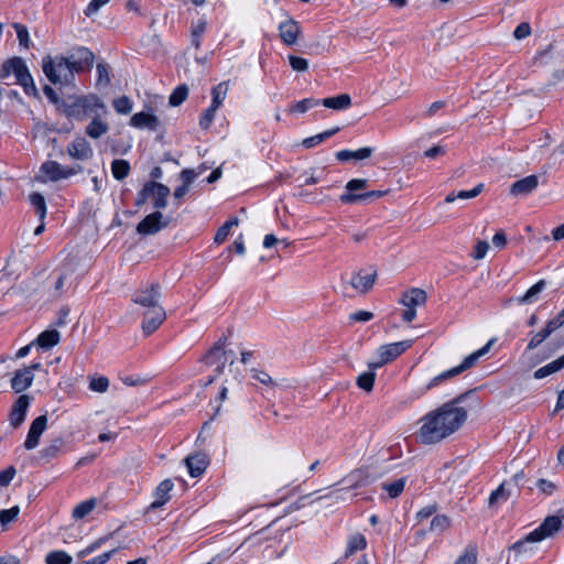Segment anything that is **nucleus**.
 Instances as JSON below:
<instances>
[{"label": "nucleus", "mask_w": 564, "mask_h": 564, "mask_svg": "<svg viewBox=\"0 0 564 564\" xmlns=\"http://www.w3.org/2000/svg\"><path fill=\"white\" fill-rule=\"evenodd\" d=\"M462 397L445 402L420 419L417 438L424 445L437 444L456 433L468 417Z\"/></svg>", "instance_id": "1"}, {"label": "nucleus", "mask_w": 564, "mask_h": 564, "mask_svg": "<svg viewBox=\"0 0 564 564\" xmlns=\"http://www.w3.org/2000/svg\"><path fill=\"white\" fill-rule=\"evenodd\" d=\"M66 112L68 117L79 121L94 118L98 113H109L105 102L96 95L78 97L67 106Z\"/></svg>", "instance_id": "2"}, {"label": "nucleus", "mask_w": 564, "mask_h": 564, "mask_svg": "<svg viewBox=\"0 0 564 564\" xmlns=\"http://www.w3.org/2000/svg\"><path fill=\"white\" fill-rule=\"evenodd\" d=\"M42 68L52 84L68 85L74 79V69L64 56H45L42 61Z\"/></svg>", "instance_id": "3"}, {"label": "nucleus", "mask_w": 564, "mask_h": 564, "mask_svg": "<svg viewBox=\"0 0 564 564\" xmlns=\"http://www.w3.org/2000/svg\"><path fill=\"white\" fill-rule=\"evenodd\" d=\"M495 341H496V339L491 338L484 347H481L480 349H478L475 352L467 356L462 361V364L459 366L454 367L449 370H446V371L440 373L438 376L434 377L426 386V390H431V389L437 387L443 381L451 379V378L462 373L463 371L471 368L478 361L479 358L485 356L490 350V348Z\"/></svg>", "instance_id": "4"}, {"label": "nucleus", "mask_w": 564, "mask_h": 564, "mask_svg": "<svg viewBox=\"0 0 564 564\" xmlns=\"http://www.w3.org/2000/svg\"><path fill=\"white\" fill-rule=\"evenodd\" d=\"M225 341L226 339H219L205 356L207 365L216 366V376H219L224 372V368L227 362H229L230 365L235 362V351L224 350Z\"/></svg>", "instance_id": "5"}, {"label": "nucleus", "mask_w": 564, "mask_h": 564, "mask_svg": "<svg viewBox=\"0 0 564 564\" xmlns=\"http://www.w3.org/2000/svg\"><path fill=\"white\" fill-rule=\"evenodd\" d=\"M412 345V340H402L398 343H392L388 345H383L379 347L378 355L380 359L378 361H371L368 364L370 369H377L381 366L394 360L401 354H403L408 348Z\"/></svg>", "instance_id": "6"}, {"label": "nucleus", "mask_w": 564, "mask_h": 564, "mask_svg": "<svg viewBox=\"0 0 564 564\" xmlns=\"http://www.w3.org/2000/svg\"><path fill=\"white\" fill-rule=\"evenodd\" d=\"M161 285L152 283L137 290L132 295V301L144 308H152L154 305H161Z\"/></svg>", "instance_id": "7"}, {"label": "nucleus", "mask_w": 564, "mask_h": 564, "mask_svg": "<svg viewBox=\"0 0 564 564\" xmlns=\"http://www.w3.org/2000/svg\"><path fill=\"white\" fill-rule=\"evenodd\" d=\"M169 226V219L164 218L160 210L145 216L137 226V232L143 236L155 235Z\"/></svg>", "instance_id": "8"}, {"label": "nucleus", "mask_w": 564, "mask_h": 564, "mask_svg": "<svg viewBox=\"0 0 564 564\" xmlns=\"http://www.w3.org/2000/svg\"><path fill=\"white\" fill-rule=\"evenodd\" d=\"M66 58L75 73L89 70L94 64V54L83 46L74 48Z\"/></svg>", "instance_id": "9"}, {"label": "nucleus", "mask_w": 564, "mask_h": 564, "mask_svg": "<svg viewBox=\"0 0 564 564\" xmlns=\"http://www.w3.org/2000/svg\"><path fill=\"white\" fill-rule=\"evenodd\" d=\"M562 528V519L558 516H549L534 531L529 533V540L542 541L553 536Z\"/></svg>", "instance_id": "10"}, {"label": "nucleus", "mask_w": 564, "mask_h": 564, "mask_svg": "<svg viewBox=\"0 0 564 564\" xmlns=\"http://www.w3.org/2000/svg\"><path fill=\"white\" fill-rule=\"evenodd\" d=\"M166 314L161 305H154L152 308H145L143 313L142 329L147 335L155 332L165 321Z\"/></svg>", "instance_id": "11"}, {"label": "nucleus", "mask_w": 564, "mask_h": 564, "mask_svg": "<svg viewBox=\"0 0 564 564\" xmlns=\"http://www.w3.org/2000/svg\"><path fill=\"white\" fill-rule=\"evenodd\" d=\"M46 425V415H40L31 423L29 433L26 435V440L24 442L25 449L31 451L37 447V445L40 444L41 435L45 431Z\"/></svg>", "instance_id": "12"}, {"label": "nucleus", "mask_w": 564, "mask_h": 564, "mask_svg": "<svg viewBox=\"0 0 564 564\" xmlns=\"http://www.w3.org/2000/svg\"><path fill=\"white\" fill-rule=\"evenodd\" d=\"M67 153L72 159L87 161L93 158L90 143L83 137H77L67 145Z\"/></svg>", "instance_id": "13"}, {"label": "nucleus", "mask_w": 564, "mask_h": 564, "mask_svg": "<svg viewBox=\"0 0 564 564\" xmlns=\"http://www.w3.org/2000/svg\"><path fill=\"white\" fill-rule=\"evenodd\" d=\"M30 400L29 395L22 394L13 403L9 415L10 425L13 429H18L24 422Z\"/></svg>", "instance_id": "14"}, {"label": "nucleus", "mask_w": 564, "mask_h": 564, "mask_svg": "<svg viewBox=\"0 0 564 564\" xmlns=\"http://www.w3.org/2000/svg\"><path fill=\"white\" fill-rule=\"evenodd\" d=\"M15 83L21 85L28 95H36L37 90L34 85L33 78L21 57H19L15 74Z\"/></svg>", "instance_id": "15"}, {"label": "nucleus", "mask_w": 564, "mask_h": 564, "mask_svg": "<svg viewBox=\"0 0 564 564\" xmlns=\"http://www.w3.org/2000/svg\"><path fill=\"white\" fill-rule=\"evenodd\" d=\"M149 199L152 200L153 207L159 209L165 208L167 205V197L170 195V188L154 181L149 182Z\"/></svg>", "instance_id": "16"}, {"label": "nucleus", "mask_w": 564, "mask_h": 564, "mask_svg": "<svg viewBox=\"0 0 564 564\" xmlns=\"http://www.w3.org/2000/svg\"><path fill=\"white\" fill-rule=\"evenodd\" d=\"M279 31L280 37L285 45L292 46L297 43V39L301 34V28L295 20L288 19L280 23Z\"/></svg>", "instance_id": "17"}, {"label": "nucleus", "mask_w": 564, "mask_h": 564, "mask_svg": "<svg viewBox=\"0 0 564 564\" xmlns=\"http://www.w3.org/2000/svg\"><path fill=\"white\" fill-rule=\"evenodd\" d=\"M539 185L536 175H529L514 182L510 187L512 196H525L532 193Z\"/></svg>", "instance_id": "18"}, {"label": "nucleus", "mask_w": 564, "mask_h": 564, "mask_svg": "<svg viewBox=\"0 0 564 564\" xmlns=\"http://www.w3.org/2000/svg\"><path fill=\"white\" fill-rule=\"evenodd\" d=\"M130 124L138 129H149L154 131L160 126V120L152 113L141 111L131 117Z\"/></svg>", "instance_id": "19"}, {"label": "nucleus", "mask_w": 564, "mask_h": 564, "mask_svg": "<svg viewBox=\"0 0 564 564\" xmlns=\"http://www.w3.org/2000/svg\"><path fill=\"white\" fill-rule=\"evenodd\" d=\"M108 113H98L85 128V133L91 139H99L109 131V124L102 119Z\"/></svg>", "instance_id": "20"}, {"label": "nucleus", "mask_w": 564, "mask_h": 564, "mask_svg": "<svg viewBox=\"0 0 564 564\" xmlns=\"http://www.w3.org/2000/svg\"><path fill=\"white\" fill-rule=\"evenodd\" d=\"M376 278V271L367 274H362L360 271L351 276L350 285L359 293H367L373 286Z\"/></svg>", "instance_id": "21"}, {"label": "nucleus", "mask_w": 564, "mask_h": 564, "mask_svg": "<svg viewBox=\"0 0 564 564\" xmlns=\"http://www.w3.org/2000/svg\"><path fill=\"white\" fill-rule=\"evenodd\" d=\"M174 485L172 480L165 479L159 484L154 491V501L150 505V509H158L164 506L171 498L170 492Z\"/></svg>", "instance_id": "22"}, {"label": "nucleus", "mask_w": 564, "mask_h": 564, "mask_svg": "<svg viewBox=\"0 0 564 564\" xmlns=\"http://www.w3.org/2000/svg\"><path fill=\"white\" fill-rule=\"evenodd\" d=\"M546 286V282L544 280H540L534 285H532L522 296L517 299H510L507 303L517 302L520 305L523 304H533L536 303L540 299V294Z\"/></svg>", "instance_id": "23"}, {"label": "nucleus", "mask_w": 564, "mask_h": 564, "mask_svg": "<svg viewBox=\"0 0 564 564\" xmlns=\"http://www.w3.org/2000/svg\"><path fill=\"white\" fill-rule=\"evenodd\" d=\"M388 194V191H370L360 194L344 193L339 199L344 204H356L361 202H370Z\"/></svg>", "instance_id": "24"}, {"label": "nucleus", "mask_w": 564, "mask_h": 564, "mask_svg": "<svg viewBox=\"0 0 564 564\" xmlns=\"http://www.w3.org/2000/svg\"><path fill=\"white\" fill-rule=\"evenodd\" d=\"M34 376L31 372V369H19L14 372V376L11 379V388L20 393L26 390L33 382Z\"/></svg>", "instance_id": "25"}, {"label": "nucleus", "mask_w": 564, "mask_h": 564, "mask_svg": "<svg viewBox=\"0 0 564 564\" xmlns=\"http://www.w3.org/2000/svg\"><path fill=\"white\" fill-rule=\"evenodd\" d=\"M185 464L189 475L192 477H198L205 471L208 465V459L205 454H194L185 458Z\"/></svg>", "instance_id": "26"}, {"label": "nucleus", "mask_w": 564, "mask_h": 564, "mask_svg": "<svg viewBox=\"0 0 564 564\" xmlns=\"http://www.w3.org/2000/svg\"><path fill=\"white\" fill-rule=\"evenodd\" d=\"M427 295L422 289L413 288L410 291L403 293L400 303L405 307L415 308L426 303Z\"/></svg>", "instance_id": "27"}, {"label": "nucleus", "mask_w": 564, "mask_h": 564, "mask_svg": "<svg viewBox=\"0 0 564 564\" xmlns=\"http://www.w3.org/2000/svg\"><path fill=\"white\" fill-rule=\"evenodd\" d=\"M514 495L513 488L510 482H502L496 490H494L488 499L490 508L497 506L501 501H507Z\"/></svg>", "instance_id": "28"}, {"label": "nucleus", "mask_w": 564, "mask_h": 564, "mask_svg": "<svg viewBox=\"0 0 564 564\" xmlns=\"http://www.w3.org/2000/svg\"><path fill=\"white\" fill-rule=\"evenodd\" d=\"M63 446L64 440L62 437H56L52 440L50 444H47L39 452L40 459H42L45 463H48L61 453Z\"/></svg>", "instance_id": "29"}, {"label": "nucleus", "mask_w": 564, "mask_h": 564, "mask_svg": "<svg viewBox=\"0 0 564 564\" xmlns=\"http://www.w3.org/2000/svg\"><path fill=\"white\" fill-rule=\"evenodd\" d=\"M322 105L334 110H344L351 106V98L348 94H340L335 97L324 98Z\"/></svg>", "instance_id": "30"}, {"label": "nucleus", "mask_w": 564, "mask_h": 564, "mask_svg": "<svg viewBox=\"0 0 564 564\" xmlns=\"http://www.w3.org/2000/svg\"><path fill=\"white\" fill-rule=\"evenodd\" d=\"M373 150L372 148H361L356 151L351 150H341L336 153V159L341 162H346L348 160H366L371 156Z\"/></svg>", "instance_id": "31"}, {"label": "nucleus", "mask_w": 564, "mask_h": 564, "mask_svg": "<svg viewBox=\"0 0 564 564\" xmlns=\"http://www.w3.org/2000/svg\"><path fill=\"white\" fill-rule=\"evenodd\" d=\"M59 338L61 335L56 329H47L39 335L36 344L42 348H51L58 344Z\"/></svg>", "instance_id": "32"}, {"label": "nucleus", "mask_w": 564, "mask_h": 564, "mask_svg": "<svg viewBox=\"0 0 564 564\" xmlns=\"http://www.w3.org/2000/svg\"><path fill=\"white\" fill-rule=\"evenodd\" d=\"M562 368H564V355L557 358L556 360H553L552 362L547 364L546 366L539 368L534 372V378H545L556 371H560Z\"/></svg>", "instance_id": "33"}, {"label": "nucleus", "mask_w": 564, "mask_h": 564, "mask_svg": "<svg viewBox=\"0 0 564 564\" xmlns=\"http://www.w3.org/2000/svg\"><path fill=\"white\" fill-rule=\"evenodd\" d=\"M96 506H97V500L95 498H90L86 501L78 503L73 509L72 516L76 520H82L86 516H88L96 508Z\"/></svg>", "instance_id": "34"}, {"label": "nucleus", "mask_w": 564, "mask_h": 564, "mask_svg": "<svg viewBox=\"0 0 564 564\" xmlns=\"http://www.w3.org/2000/svg\"><path fill=\"white\" fill-rule=\"evenodd\" d=\"M41 171L47 175L51 181L63 178V166L55 161H47L42 164Z\"/></svg>", "instance_id": "35"}, {"label": "nucleus", "mask_w": 564, "mask_h": 564, "mask_svg": "<svg viewBox=\"0 0 564 564\" xmlns=\"http://www.w3.org/2000/svg\"><path fill=\"white\" fill-rule=\"evenodd\" d=\"M556 328L552 326V323L549 321L546 326L539 333L534 334L528 344V349L532 350L540 346Z\"/></svg>", "instance_id": "36"}, {"label": "nucleus", "mask_w": 564, "mask_h": 564, "mask_svg": "<svg viewBox=\"0 0 564 564\" xmlns=\"http://www.w3.org/2000/svg\"><path fill=\"white\" fill-rule=\"evenodd\" d=\"M111 172L116 180L121 181L130 173V164L126 160H113L111 163Z\"/></svg>", "instance_id": "37"}, {"label": "nucleus", "mask_w": 564, "mask_h": 564, "mask_svg": "<svg viewBox=\"0 0 564 564\" xmlns=\"http://www.w3.org/2000/svg\"><path fill=\"white\" fill-rule=\"evenodd\" d=\"M318 105H319V100L318 99L306 98V99L300 100V101L294 102L293 105H291L290 108H289V112L290 113H293V112L304 113L307 110H310L311 108H314V107H316Z\"/></svg>", "instance_id": "38"}, {"label": "nucleus", "mask_w": 564, "mask_h": 564, "mask_svg": "<svg viewBox=\"0 0 564 564\" xmlns=\"http://www.w3.org/2000/svg\"><path fill=\"white\" fill-rule=\"evenodd\" d=\"M227 93H228V83L227 82H223V83L218 84L216 87H214L212 90V95H213L212 106L219 108L221 106L223 101L225 100Z\"/></svg>", "instance_id": "39"}, {"label": "nucleus", "mask_w": 564, "mask_h": 564, "mask_svg": "<svg viewBox=\"0 0 564 564\" xmlns=\"http://www.w3.org/2000/svg\"><path fill=\"white\" fill-rule=\"evenodd\" d=\"M337 131H339V128H334L332 130H328V131L318 133L316 135L306 138V139L303 140L302 144L305 148L311 149V148L319 144L321 142L325 141L326 139H328L329 137L335 134Z\"/></svg>", "instance_id": "40"}, {"label": "nucleus", "mask_w": 564, "mask_h": 564, "mask_svg": "<svg viewBox=\"0 0 564 564\" xmlns=\"http://www.w3.org/2000/svg\"><path fill=\"white\" fill-rule=\"evenodd\" d=\"M367 545L366 539L361 534L352 535L348 541L345 556L348 557L357 551L364 550Z\"/></svg>", "instance_id": "41"}, {"label": "nucleus", "mask_w": 564, "mask_h": 564, "mask_svg": "<svg viewBox=\"0 0 564 564\" xmlns=\"http://www.w3.org/2000/svg\"><path fill=\"white\" fill-rule=\"evenodd\" d=\"M373 370L375 369H370V371L364 372L357 378L358 387L367 392H370L373 388L376 379V373Z\"/></svg>", "instance_id": "42"}, {"label": "nucleus", "mask_w": 564, "mask_h": 564, "mask_svg": "<svg viewBox=\"0 0 564 564\" xmlns=\"http://www.w3.org/2000/svg\"><path fill=\"white\" fill-rule=\"evenodd\" d=\"M72 556L64 551H53L46 555V564H70Z\"/></svg>", "instance_id": "43"}, {"label": "nucleus", "mask_w": 564, "mask_h": 564, "mask_svg": "<svg viewBox=\"0 0 564 564\" xmlns=\"http://www.w3.org/2000/svg\"><path fill=\"white\" fill-rule=\"evenodd\" d=\"M405 482V478H400L390 484H382V489L386 490L391 498H397L403 491Z\"/></svg>", "instance_id": "44"}, {"label": "nucleus", "mask_w": 564, "mask_h": 564, "mask_svg": "<svg viewBox=\"0 0 564 564\" xmlns=\"http://www.w3.org/2000/svg\"><path fill=\"white\" fill-rule=\"evenodd\" d=\"M30 202L34 206L40 220H44L46 216V204L44 197L40 193H33L30 195Z\"/></svg>", "instance_id": "45"}, {"label": "nucleus", "mask_w": 564, "mask_h": 564, "mask_svg": "<svg viewBox=\"0 0 564 564\" xmlns=\"http://www.w3.org/2000/svg\"><path fill=\"white\" fill-rule=\"evenodd\" d=\"M188 95V88L186 85H180L176 87L170 96L169 102L171 106H180Z\"/></svg>", "instance_id": "46"}, {"label": "nucleus", "mask_w": 564, "mask_h": 564, "mask_svg": "<svg viewBox=\"0 0 564 564\" xmlns=\"http://www.w3.org/2000/svg\"><path fill=\"white\" fill-rule=\"evenodd\" d=\"M535 542H536L535 540H529V534H528L524 540L512 544V546L509 549V551L514 552L516 554L532 553L533 552L532 544Z\"/></svg>", "instance_id": "47"}, {"label": "nucleus", "mask_w": 564, "mask_h": 564, "mask_svg": "<svg viewBox=\"0 0 564 564\" xmlns=\"http://www.w3.org/2000/svg\"><path fill=\"white\" fill-rule=\"evenodd\" d=\"M112 106L120 115H128L132 110V101L127 96H121L113 100Z\"/></svg>", "instance_id": "48"}, {"label": "nucleus", "mask_w": 564, "mask_h": 564, "mask_svg": "<svg viewBox=\"0 0 564 564\" xmlns=\"http://www.w3.org/2000/svg\"><path fill=\"white\" fill-rule=\"evenodd\" d=\"M53 275L55 276L54 291L59 295L64 291L65 280L69 276V271L66 269L55 270Z\"/></svg>", "instance_id": "49"}, {"label": "nucleus", "mask_w": 564, "mask_h": 564, "mask_svg": "<svg viewBox=\"0 0 564 564\" xmlns=\"http://www.w3.org/2000/svg\"><path fill=\"white\" fill-rule=\"evenodd\" d=\"M451 525V520L446 516H436L432 519L430 530L442 533Z\"/></svg>", "instance_id": "50"}, {"label": "nucleus", "mask_w": 564, "mask_h": 564, "mask_svg": "<svg viewBox=\"0 0 564 564\" xmlns=\"http://www.w3.org/2000/svg\"><path fill=\"white\" fill-rule=\"evenodd\" d=\"M476 563H477V550L475 546H468L455 562V564H476Z\"/></svg>", "instance_id": "51"}, {"label": "nucleus", "mask_w": 564, "mask_h": 564, "mask_svg": "<svg viewBox=\"0 0 564 564\" xmlns=\"http://www.w3.org/2000/svg\"><path fill=\"white\" fill-rule=\"evenodd\" d=\"M108 387H109V380L106 377L90 378V381H89L90 390H93L95 392L104 393L107 391Z\"/></svg>", "instance_id": "52"}, {"label": "nucleus", "mask_w": 564, "mask_h": 564, "mask_svg": "<svg viewBox=\"0 0 564 564\" xmlns=\"http://www.w3.org/2000/svg\"><path fill=\"white\" fill-rule=\"evenodd\" d=\"M13 28L15 29L20 45L25 48H29L30 37H29V31H28L26 26H24L20 23H14Z\"/></svg>", "instance_id": "53"}, {"label": "nucleus", "mask_w": 564, "mask_h": 564, "mask_svg": "<svg viewBox=\"0 0 564 564\" xmlns=\"http://www.w3.org/2000/svg\"><path fill=\"white\" fill-rule=\"evenodd\" d=\"M252 378L271 389H274L278 386L276 382L267 372L262 370L253 369Z\"/></svg>", "instance_id": "54"}, {"label": "nucleus", "mask_w": 564, "mask_h": 564, "mask_svg": "<svg viewBox=\"0 0 564 564\" xmlns=\"http://www.w3.org/2000/svg\"><path fill=\"white\" fill-rule=\"evenodd\" d=\"M368 181L365 178H352L347 182L345 188L347 193L356 194L355 192L362 191L367 188Z\"/></svg>", "instance_id": "55"}, {"label": "nucleus", "mask_w": 564, "mask_h": 564, "mask_svg": "<svg viewBox=\"0 0 564 564\" xmlns=\"http://www.w3.org/2000/svg\"><path fill=\"white\" fill-rule=\"evenodd\" d=\"M289 62L293 70L295 72H305L308 68L307 59L303 57H299L295 55H289Z\"/></svg>", "instance_id": "56"}, {"label": "nucleus", "mask_w": 564, "mask_h": 564, "mask_svg": "<svg viewBox=\"0 0 564 564\" xmlns=\"http://www.w3.org/2000/svg\"><path fill=\"white\" fill-rule=\"evenodd\" d=\"M217 110H218V108H216L212 105L208 107V109H206V111L204 112V115L202 116V118L199 120L200 128H203V129L209 128V126L212 124V122L215 118Z\"/></svg>", "instance_id": "57"}, {"label": "nucleus", "mask_w": 564, "mask_h": 564, "mask_svg": "<svg viewBox=\"0 0 564 564\" xmlns=\"http://www.w3.org/2000/svg\"><path fill=\"white\" fill-rule=\"evenodd\" d=\"M19 507L18 506H14L8 510H2L0 512V522L2 525H6L7 523L13 521L17 516L19 514Z\"/></svg>", "instance_id": "58"}, {"label": "nucleus", "mask_w": 564, "mask_h": 564, "mask_svg": "<svg viewBox=\"0 0 564 564\" xmlns=\"http://www.w3.org/2000/svg\"><path fill=\"white\" fill-rule=\"evenodd\" d=\"M205 29L206 22L202 21L195 26V29L192 32V43L196 48L200 46V36L205 32Z\"/></svg>", "instance_id": "59"}, {"label": "nucleus", "mask_w": 564, "mask_h": 564, "mask_svg": "<svg viewBox=\"0 0 564 564\" xmlns=\"http://www.w3.org/2000/svg\"><path fill=\"white\" fill-rule=\"evenodd\" d=\"M204 171V167L199 170V172H195L191 169H185L181 173V178L183 181V185L191 186L192 182L195 180Z\"/></svg>", "instance_id": "60"}, {"label": "nucleus", "mask_w": 564, "mask_h": 564, "mask_svg": "<svg viewBox=\"0 0 564 564\" xmlns=\"http://www.w3.org/2000/svg\"><path fill=\"white\" fill-rule=\"evenodd\" d=\"M17 470L13 466H9L7 469L0 473V486H8L11 480L14 478Z\"/></svg>", "instance_id": "61"}, {"label": "nucleus", "mask_w": 564, "mask_h": 564, "mask_svg": "<svg viewBox=\"0 0 564 564\" xmlns=\"http://www.w3.org/2000/svg\"><path fill=\"white\" fill-rule=\"evenodd\" d=\"M488 249H489V243L485 240H479L475 246V252H474L473 257L476 260L484 259L487 254Z\"/></svg>", "instance_id": "62"}, {"label": "nucleus", "mask_w": 564, "mask_h": 564, "mask_svg": "<svg viewBox=\"0 0 564 564\" xmlns=\"http://www.w3.org/2000/svg\"><path fill=\"white\" fill-rule=\"evenodd\" d=\"M482 188H484V184H478L476 187H474L470 191H460L457 193V198H460V199L474 198L482 192Z\"/></svg>", "instance_id": "63"}, {"label": "nucleus", "mask_w": 564, "mask_h": 564, "mask_svg": "<svg viewBox=\"0 0 564 564\" xmlns=\"http://www.w3.org/2000/svg\"><path fill=\"white\" fill-rule=\"evenodd\" d=\"M531 33V28H530V24L527 23V22H523V23H520L514 32H513V36L514 39L517 40H522V39H525L527 36H529Z\"/></svg>", "instance_id": "64"}]
</instances>
